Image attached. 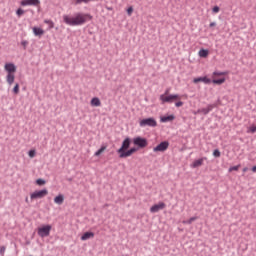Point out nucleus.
<instances>
[{
	"instance_id": "f257e3e1",
	"label": "nucleus",
	"mask_w": 256,
	"mask_h": 256,
	"mask_svg": "<svg viewBox=\"0 0 256 256\" xmlns=\"http://www.w3.org/2000/svg\"><path fill=\"white\" fill-rule=\"evenodd\" d=\"M63 21L66 25H70L71 27H75L77 25H83L87 23V18L81 13H78L75 17H71L69 15L63 16Z\"/></svg>"
},
{
	"instance_id": "f03ea898",
	"label": "nucleus",
	"mask_w": 256,
	"mask_h": 256,
	"mask_svg": "<svg viewBox=\"0 0 256 256\" xmlns=\"http://www.w3.org/2000/svg\"><path fill=\"white\" fill-rule=\"evenodd\" d=\"M4 69L7 72L6 81L8 85L15 83V73H17V66L14 63H6Z\"/></svg>"
},
{
	"instance_id": "7ed1b4c3",
	"label": "nucleus",
	"mask_w": 256,
	"mask_h": 256,
	"mask_svg": "<svg viewBox=\"0 0 256 256\" xmlns=\"http://www.w3.org/2000/svg\"><path fill=\"white\" fill-rule=\"evenodd\" d=\"M132 143L135 147L139 148V149H145V147H147V145H149V141L147 140V138L142 137V136H136L132 139Z\"/></svg>"
},
{
	"instance_id": "20e7f679",
	"label": "nucleus",
	"mask_w": 256,
	"mask_h": 256,
	"mask_svg": "<svg viewBox=\"0 0 256 256\" xmlns=\"http://www.w3.org/2000/svg\"><path fill=\"white\" fill-rule=\"evenodd\" d=\"M131 143H133V140H131L129 137H126L122 141L121 147L117 150V153L120 158L123 156V153H126V151L129 149V147H131Z\"/></svg>"
},
{
	"instance_id": "39448f33",
	"label": "nucleus",
	"mask_w": 256,
	"mask_h": 256,
	"mask_svg": "<svg viewBox=\"0 0 256 256\" xmlns=\"http://www.w3.org/2000/svg\"><path fill=\"white\" fill-rule=\"evenodd\" d=\"M181 99V96L179 94H170L165 96V94L160 95V101L162 103H174V101H179Z\"/></svg>"
},
{
	"instance_id": "423d86ee",
	"label": "nucleus",
	"mask_w": 256,
	"mask_h": 256,
	"mask_svg": "<svg viewBox=\"0 0 256 256\" xmlns=\"http://www.w3.org/2000/svg\"><path fill=\"white\" fill-rule=\"evenodd\" d=\"M140 127H157V120L153 117L143 118L139 122Z\"/></svg>"
},
{
	"instance_id": "0eeeda50",
	"label": "nucleus",
	"mask_w": 256,
	"mask_h": 256,
	"mask_svg": "<svg viewBox=\"0 0 256 256\" xmlns=\"http://www.w3.org/2000/svg\"><path fill=\"white\" fill-rule=\"evenodd\" d=\"M49 195V190L47 188H43L42 190H36L30 194V198L33 199H43V197H47Z\"/></svg>"
},
{
	"instance_id": "6e6552de",
	"label": "nucleus",
	"mask_w": 256,
	"mask_h": 256,
	"mask_svg": "<svg viewBox=\"0 0 256 256\" xmlns=\"http://www.w3.org/2000/svg\"><path fill=\"white\" fill-rule=\"evenodd\" d=\"M169 149V141L165 140L160 142L157 146L153 148L154 153H165Z\"/></svg>"
},
{
	"instance_id": "1a4fd4ad",
	"label": "nucleus",
	"mask_w": 256,
	"mask_h": 256,
	"mask_svg": "<svg viewBox=\"0 0 256 256\" xmlns=\"http://www.w3.org/2000/svg\"><path fill=\"white\" fill-rule=\"evenodd\" d=\"M51 225L47 224V225H43L40 228H38V235L39 237H49V235L51 234Z\"/></svg>"
},
{
	"instance_id": "9d476101",
	"label": "nucleus",
	"mask_w": 256,
	"mask_h": 256,
	"mask_svg": "<svg viewBox=\"0 0 256 256\" xmlns=\"http://www.w3.org/2000/svg\"><path fill=\"white\" fill-rule=\"evenodd\" d=\"M215 107H217V104H209L206 108L198 109L195 112V115H197V113H202V115H209V113H211Z\"/></svg>"
},
{
	"instance_id": "9b49d317",
	"label": "nucleus",
	"mask_w": 256,
	"mask_h": 256,
	"mask_svg": "<svg viewBox=\"0 0 256 256\" xmlns=\"http://www.w3.org/2000/svg\"><path fill=\"white\" fill-rule=\"evenodd\" d=\"M20 5L22 7H27V6L38 7V5H41V0H22L20 2Z\"/></svg>"
},
{
	"instance_id": "f8f14e48",
	"label": "nucleus",
	"mask_w": 256,
	"mask_h": 256,
	"mask_svg": "<svg viewBox=\"0 0 256 256\" xmlns=\"http://www.w3.org/2000/svg\"><path fill=\"white\" fill-rule=\"evenodd\" d=\"M139 151V148L137 146L128 148L126 152H124L120 159H127V157H131L134 153H137Z\"/></svg>"
},
{
	"instance_id": "ddd939ff",
	"label": "nucleus",
	"mask_w": 256,
	"mask_h": 256,
	"mask_svg": "<svg viewBox=\"0 0 256 256\" xmlns=\"http://www.w3.org/2000/svg\"><path fill=\"white\" fill-rule=\"evenodd\" d=\"M166 204L164 202H159L158 204H154L150 208V213H159V211L165 209Z\"/></svg>"
},
{
	"instance_id": "4468645a",
	"label": "nucleus",
	"mask_w": 256,
	"mask_h": 256,
	"mask_svg": "<svg viewBox=\"0 0 256 256\" xmlns=\"http://www.w3.org/2000/svg\"><path fill=\"white\" fill-rule=\"evenodd\" d=\"M193 83H205V85H210L211 79L207 76L196 77L193 79Z\"/></svg>"
},
{
	"instance_id": "2eb2a0df",
	"label": "nucleus",
	"mask_w": 256,
	"mask_h": 256,
	"mask_svg": "<svg viewBox=\"0 0 256 256\" xmlns=\"http://www.w3.org/2000/svg\"><path fill=\"white\" fill-rule=\"evenodd\" d=\"M95 237V233L91 231L84 232L81 236V241H87L89 239H93Z\"/></svg>"
},
{
	"instance_id": "dca6fc26",
	"label": "nucleus",
	"mask_w": 256,
	"mask_h": 256,
	"mask_svg": "<svg viewBox=\"0 0 256 256\" xmlns=\"http://www.w3.org/2000/svg\"><path fill=\"white\" fill-rule=\"evenodd\" d=\"M161 123H169V121H175V116L173 114L160 117Z\"/></svg>"
},
{
	"instance_id": "f3484780",
	"label": "nucleus",
	"mask_w": 256,
	"mask_h": 256,
	"mask_svg": "<svg viewBox=\"0 0 256 256\" xmlns=\"http://www.w3.org/2000/svg\"><path fill=\"white\" fill-rule=\"evenodd\" d=\"M203 161H207V157H203V158H199V159L195 160L192 163V167L194 169H197V167H201V165H203Z\"/></svg>"
},
{
	"instance_id": "a211bd4d",
	"label": "nucleus",
	"mask_w": 256,
	"mask_h": 256,
	"mask_svg": "<svg viewBox=\"0 0 256 256\" xmlns=\"http://www.w3.org/2000/svg\"><path fill=\"white\" fill-rule=\"evenodd\" d=\"M33 33L35 37H43V35H45V30H43V28L34 27Z\"/></svg>"
},
{
	"instance_id": "6ab92c4d",
	"label": "nucleus",
	"mask_w": 256,
	"mask_h": 256,
	"mask_svg": "<svg viewBox=\"0 0 256 256\" xmlns=\"http://www.w3.org/2000/svg\"><path fill=\"white\" fill-rule=\"evenodd\" d=\"M65 201V195L63 194H59L54 198V203H56V205H63Z\"/></svg>"
},
{
	"instance_id": "aec40b11",
	"label": "nucleus",
	"mask_w": 256,
	"mask_h": 256,
	"mask_svg": "<svg viewBox=\"0 0 256 256\" xmlns=\"http://www.w3.org/2000/svg\"><path fill=\"white\" fill-rule=\"evenodd\" d=\"M92 107H101V100L98 97H93L90 101Z\"/></svg>"
},
{
	"instance_id": "412c9836",
	"label": "nucleus",
	"mask_w": 256,
	"mask_h": 256,
	"mask_svg": "<svg viewBox=\"0 0 256 256\" xmlns=\"http://www.w3.org/2000/svg\"><path fill=\"white\" fill-rule=\"evenodd\" d=\"M199 57H202V59H207L209 57V50L207 49H200L199 50Z\"/></svg>"
},
{
	"instance_id": "4be33fe9",
	"label": "nucleus",
	"mask_w": 256,
	"mask_h": 256,
	"mask_svg": "<svg viewBox=\"0 0 256 256\" xmlns=\"http://www.w3.org/2000/svg\"><path fill=\"white\" fill-rule=\"evenodd\" d=\"M225 81H226L225 77H222V78L212 79L211 83H213L214 85H223Z\"/></svg>"
},
{
	"instance_id": "5701e85b",
	"label": "nucleus",
	"mask_w": 256,
	"mask_h": 256,
	"mask_svg": "<svg viewBox=\"0 0 256 256\" xmlns=\"http://www.w3.org/2000/svg\"><path fill=\"white\" fill-rule=\"evenodd\" d=\"M107 149V145H102L96 152L95 157H99L105 150Z\"/></svg>"
},
{
	"instance_id": "b1692460",
	"label": "nucleus",
	"mask_w": 256,
	"mask_h": 256,
	"mask_svg": "<svg viewBox=\"0 0 256 256\" xmlns=\"http://www.w3.org/2000/svg\"><path fill=\"white\" fill-rule=\"evenodd\" d=\"M46 183L47 181L43 178L36 179V185H39V187H43V185H45Z\"/></svg>"
},
{
	"instance_id": "393cba45",
	"label": "nucleus",
	"mask_w": 256,
	"mask_h": 256,
	"mask_svg": "<svg viewBox=\"0 0 256 256\" xmlns=\"http://www.w3.org/2000/svg\"><path fill=\"white\" fill-rule=\"evenodd\" d=\"M44 23L46 24V25H49V29H53L54 27H55V23L54 22H52V20H44Z\"/></svg>"
},
{
	"instance_id": "a878e982",
	"label": "nucleus",
	"mask_w": 256,
	"mask_h": 256,
	"mask_svg": "<svg viewBox=\"0 0 256 256\" xmlns=\"http://www.w3.org/2000/svg\"><path fill=\"white\" fill-rule=\"evenodd\" d=\"M12 93H14V95H19V83H16L12 89Z\"/></svg>"
},
{
	"instance_id": "bb28decb",
	"label": "nucleus",
	"mask_w": 256,
	"mask_h": 256,
	"mask_svg": "<svg viewBox=\"0 0 256 256\" xmlns=\"http://www.w3.org/2000/svg\"><path fill=\"white\" fill-rule=\"evenodd\" d=\"M35 155H37V151L35 149H31L28 151V157H30V159H33Z\"/></svg>"
},
{
	"instance_id": "cd10ccee",
	"label": "nucleus",
	"mask_w": 256,
	"mask_h": 256,
	"mask_svg": "<svg viewBox=\"0 0 256 256\" xmlns=\"http://www.w3.org/2000/svg\"><path fill=\"white\" fill-rule=\"evenodd\" d=\"M16 15H17L18 17H21L22 15H25V10H23L22 8H18V9L16 10Z\"/></svg>"
},
{
	"instance_id": "c85d7f7f",
	"label": "nucleus",
	"mask_w": 256,
	"mask_h": 256,
	"mask_svg": "<svg viewBox=\"0 0 256 256\" xmlns=\"http://www.w3.org/2000/svg\"><path fill=\"white\" fill-rule=\"evenodd\" d=\"M228 72H219V71H214L213 75H215L216 77H221L223 75H227Z\"/></svg>"
},
{
	"instance_id": "c756f323",
	"label": "nucleus",
	"mask_w": 256,
	"mask_h": 256,
	"mask_svg": "<svg viewBox=\"0 0 256 256\" xmlns=\"http://www.w3.org/2000/svg\"><path fill=\"white\" fill-rule=\"evenodd\" d=\"M213 157H216V158L221 157V151L219 149H215L213 151Z\"/></svg>"
},
{
	"instance_id": "7c9ffc66",
	"label": "nucleus",
	"mask_w": 256,
	"mask_h": 256,
	"mask_svg": "<svg viewBox=\"0 0 256 256\" xmlns=\"http://www.w3.org/2000/svg\"><path fill=\"white\" fill-rule=\"evenodd\" d=\"M133 11H134L133 6H129L126 10V13L127 15H129V17H131V15H133Z\"/></svg>"
},
{
	"instance_id": "2f4dec72",
	"label": "nucleus",
	"mask_w": 256,
	"mask_h": 256,
	"mask_svg": "<svg viewBox=\"0 0 256 256\" xmlns=\"http://www.w3.org/2000/svg\"><path fill=\"white\" fill-rule=\"evenodd\" d=\"M239 167H241V165L231 166L228 171L229 173L232 171H239Z\"/></svg>"
},
{
	"instance_id": "473e14b6",
	"label": "nucleus",
	"mask_w": 256,
	"mask_h": 256,
	"mask_svg": "<svg viewBox=\"0 0 256 256\" xmlns=\"http://www.w3.org/2000/svg\"><path fill=\"white\" fill-rule=\"evenodd\" d=\"M248 133H256V125L250 126Z\"/></svg>"
},
{
	"instance_id": "72a5a7b5",
	"label": "nucleus",
	"mask_w": 256,
	"mask_h": 256,
	"mask_svg": "<svg viewBox=\"0 0 256 256\" xmlns=\"http://www.w3.org/2000/svg\"><path fill=\"white\" fill-rule=\"evenodd\" d=\"M219 11H221V8L219 6H214L212 8V13H219Z\"/></svg>"
},
{
	"instance_id": "f704fd0d",
	"label": "nucleus",
	"mask_w": 256,
	"mask_h": 256,
	"mask_svg": "<svg viewBox=\"0 0 256 256\" xmlns=\"http://www.w3.org/2000/svg\"><path fill=\"white\" fill-rule=\"evenodd\" d=\"M21 45L24 47V49H27V45H29V42L27 40H24L21 42Z\"/></svg>"
},
{
	"instance_id": "c9c22d12",
	"label": "nucleus",
	"mask_w": 256,
	"mask_h": 256,
	"mask_svg": "<svg viewBox=\"0 0 256 256\" xmlns=\"http://www.w3.org/2000/svg\"><path fill=\"white\" fill-rule=\"evenodd\" d=\"M193 221H197V217H191V218L187 221L188 225H191V223H193Z\"/></svg>"
},
{
	"instance_id": "e433bc0d",
	"label": "nucleus",
	"mask_w": 256,
	"mask_h": 256,
	"mask_svg": "<svg viewBox=\"0 0 256 256\" xmlns=\"http://www.w3.org/2000/svg\"><path fill=\"white\" fill-rule=\"evenodd\" d=\"M0 255H2V256L5 255V246L0 247Z\"/></svg>"
},
{
	"instance_id": "4c0bfd02",
	"label": "nucleus",
	"mask_w": 256,
	"mask_h": 256,
	"mask_svg": "<svg viewBox=\"0 0 256 256\" xmlns=\"http://www.w3.org/2000/svg\"><path fill=\"white\" fill-rule=\"evenodd\" d=\"M175 107H183V101L176 102Z\"/></svg>"
},
{
	"instance_id": "58836bf2",
	"label": "nucleus",
	"mask_w": 256,
	"mask_h": 256,
	"mask_svg": "<svg viewBox=\"0 0 256 256\" xmlns=\"http://www.w3.org/2000/svg\"><path fill=\"white\" fill-rule=\"evenodd\" d=\"M216 26H217V23H216V22H211V23L209 24L210 29H212V27H216Z\"/></svg>"
},
{
	"instance_id": "ea45409f",
	"label": "nucleus",
	"mask_w": 256,
	"mask_h": 256,
	"mask_svg": "<svg viewBox=\"0 0 256 256\" xmlns=\"http://www.w3.org/2000/svg\"><path fill=\"white\" fill-rule=\"evenodd\" d=\"M251 171H252L253 173H256V165H254V166L251 168Z\"/></svg>"
},
{
	"instance_id": "a19ab883",
	"label": "nucleus",
	"mask_w": 256,
	"mask_h": 256,
	"mask_svg": "<svg viewBox=\"0 0 256 256\" xmlns=\"http://www.w3.org/2000/svg\"><path fill=\"white\" fill-rule=\"evenodd\" d=\"M167 95H169V89H167L164 93V96L167 97Z\"/></svg>"
},
{
	"instance_id": "79ce46f5",
	"label": "nucleus",
	"mask_w": 256,
	"mask_h": 256,
	"mask_svg": "<svg viewBox=\"0 0 256 256\" xmlns=\"http://www.w3.org/2000/svg\"><path fill=\"white\" fill-rule=\"evenodd\" d=\"M107 11H113V7H106Z\"/></svg>"
},
{
	"instance_id": "37998d69",
	"label": "nucleus",
	"mask_w": 256,
	"mask_h": 256,
	"mask_svg": "<svg viewBox=\"0 0 256 256\" xmlns=\"http://www.w3.org/2000/svg\"><path fill=\"white\" fill-rule=\"evenodd\" d=\"M249 170V168L245 167L243 168V173L247 172Z\"/></svg>"
},
{
	"instance_id": "c03bdc74",
	"label": "nucleus",
	"mask_w": 256,
	"mask_h": 256,
	"mask_svg": "<svg viewBox=\"0 0 256 256\" xmlns=\"http://www.w3.org/2000/svg\"><path fill=\"white\" fill-rule=\"evenodd\" d=\"M25 202L29 203V198L28 197L25 198Z\"/></svg>"
},
{
	"instance_id": "a18cd8bd",
	"label": "nucleus",
	"mask_w": 256,
	"mask_h": 256,
	"mask_svg": "<svg viewBox=\"0 0 256 256\" xmlns=\"http://www.w3.org/2000/svg\"><path fill=\"white\" fill-rule=\"evenodd\" d=\"M67 181H73V178H68Z\"/></svg>"
},
{
	"instance_id": "49530a36",
	"label": "nucleus",
	"mask_w": 256,
	"mask_h": 256,
	"mask_svg": "<svg viewBox=\"0 0 256 256\" xmlns=\"http://www.w3.org/2000/svg\"><path fill=\"white\" fill-rule=\"evenodd\" d=\"M87 17H89L90 19H92V18H93V16H91V15H87Z\"/></svg>"
}]
</instances>
